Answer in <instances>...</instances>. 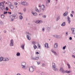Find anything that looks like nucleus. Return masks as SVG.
<instances>
[{"label": "nucleus", "mask_w": 75, "mask_h": 75, "mask_svg": "<svg viewBox=\"0 0 75 75\" xmlns=\"http://www.w3.org/2000/svg\"><path fill=\"white\" fill-rule=\"evenodd\" d=\"M31 59L33 60H36V58H35V57L34 58V57H33V56L31 57Z\"/></svg>", "instance_id": "22"}, {"label": "nucleus", "mask_w": 75, "mask_h": 75, "mask_svg": "<svg viewBox=\"0 0 75 75\" xmlns=\"http://www.w3.org/2000/svg\"><path fill=\"white\" fill-rule=\"evenodd\" d=\"M35 23H36V24H38V23H42V21L38 20L36 21Z\"/></svg>", "instance_id": "11"}, {"label": "nucleus", "mask_w": 75, "mask_h": 75, "mask_svg": "<svg viewBox=\"0 0 75 75\" xmlns=\"http://www.w3.org/2000/svg\"><path fill=\"white\" fill-rule=\"evenodd\" d=\"M62 71V74H64V73L65 72V70H63Z\"/></svg>", "instance_id": "41"}, {"label": "nucleus", "mask_w": 75, "mask_h": 75, "mask_svg": "<svg viewBox=\"0 0 75 75\" xmlns=\"http://www.w3.org/2000/svg\"><path fill=\"white\" fill-rule=\"evenodd\" d=\"M0 24H1V25H3V22L1 21H0Z\"/></svg>", "instance_id": "38"}, {"label": "nucleus", "mask_w": 75, "mask_h": 75, "mask_svg": "<svg viewBox=\"0 0 75 75\" xmlns=\"http://www.w3.org/2000/svg\"><path fill=\"white\" fill-rule=\"evenodd\" d=\"M26 10V8H24L23 9L24 11H25Z\"/></svg>", "instance_id": "52"}, {"label": "nucleus", "mask_w": 75, "mask_h": 75, "mask_svg": "<svg viewBox=\"0 0 75 75\" xmlns=\"http://www.w3.org/2000/svg\"><path fill=\"white\" fill-rule=\"evenodd\" d=\"M67 19H68V23L69 24L70 23V22H71V21L70 20V18H69V16H67Z\"/></svg>", "instance_id": "14"}, {"label": "nucleus", "mask_w": 75, "mask_h": 75, "mask_svg": "<svg viewBox=\"0 0 75 75\" xmlns=\"http://www.w3.org/2000/svg\"><path fill=\"white\" fill-rule=\"evenodd\" d=\"M1 8V9L2 11H3V10H6V8L4 7V5L3 4V6H1V7H0Z\"/></svg>", "instance_id": "9"}, {"label": "nucleus", "mask_w": 75, "mask_h": 75, "mask_svg": "<svg viewBox=\"0 0 75 75\" xmlns=\"http://www.w3.org/2000/svg\"><path fill=\"white\" fill-rule=\"evenodd\" d=\"M35 58H37V59H36L37 60H38V59H39V58H40V57H35Z\"/></svg>", "instance_id": "44"}, {"label": "nucleus", "mask_w": 75, "mask_h": 75, "mask_svg": "<svg viewBox=\"0 0 75 75\" xmlns=\"http://www.w3.org/2000/svg\"><path fill=\"white\" fill-rule=\"evenodd\" d=\"M29 72H33L34 71V70L33 69L31 66L29 69Z\"/></svg>", "instance_id": "8"}, {"label": "nucleus", "mask_w": 75, "mask_h": 75, "mask_svg": "<svg viewBox=\"0 0 75 75\" xmlns=\"http://www.w3.org/2000/svg\"><path fill=\"white\" fill-rule=\"evenodd\" d=\"M8 14H11V12H8Z\"/></svg>", "instance_id": "50"}, {"label": "nucleus", "mask_w": 75, "mask_h": 75, "mask_svg": "<svg viewBox=\"0 0 75 75\" xmlns=\"http://www.w3.org/2000/svg\"><path fill=\"white\" fill-rule=\"evenodd\" d=\"M66 47H67L66 45H65L63 47V49L65 50V48H66Z\"/></svg>", "instance_id": "39"}, {"label": "nucleus", "mask_w": 75, "mask_h": 75, "mask_svg": "<svg viewBox=\"0 0 75 75\" xmlns=\"http://www.w3.org/2000/svg\"><path fill=\"white\" fill-rule=\"evenodd\" d=\"M54 54L55 55L57 56L58 55V54L57 53V52H54Z\"/></svg>", "instance_id": "37"}, {"label": "nucleus", "mask_w": 75, "mask_h": 75, "mask_svg": "<svg viewBox=\"0 0 75 75\" xmlns=\"http://www.w3.org/2000/svg\"><path fill=\"white\" fill-rule=\"evenodd\" d=\"M42 17L43 18H46V15H43Z\"/></svg>", "instance_id": "48"}, {"label": "nucleus", "mask_w": 75, "mask_h": 75, "mask_svg": "<svg viewBox=\"0 0 75 75\" xmlns=\"http://www.w3.org/2000/svg\"><path fill=\"white\" fill-rule=\"evenodd\" d=\"M7 14V11H4V14Z\"/></svg>", "instance_id": "43"}, {"label": "nucleus", "mask_w": 75, "mask_h": 75, "mask_svg": "<svg viewBox=\"0 0 75 75\" xmlns=\"http://www.w3.org/2000/svg\"><path fill=\"white\" fill-rule=\"evenodd\" d=\"M9 7L10 8H11V9L12 10H13V8H14V6H13V5H12V4H10V5H9Z\"/></svg>", "instance_id": "10"}, {"label": "nucleus", "mask_w": 75, "mask_h": 75, "mask_svg": "<svg viewBox=\"0 0 75 75\" xmlns=\"http://www.w3.org/2000/svg\"><path fill=\"white\" fill-rule=\"evenodd\" d=\"M20 14H21V15H23V13H19Z\"/></svg>", "instance_id": "64"}, {"label": "nucleus", "mask_w": 75, "mask_h": 75, "mask_svg": "<svg viewBox=\"0 0 75 75\" xmlns=\"http://www.w3.org/2000/svg\"><path fill=\"white\" fill-rule=\"evenodd\" d=\"M32 44H33V45H35V41H33L32 42Z\"/></svg>", "instance_id": "28"}, {"label": "nucleus", "mask_w": 75, "mask_h": 75, "mask_svg": "<svg viewBox=\"0 0 75 75\" xmlns=\"http://www.w3.org/2000/svg\"><path fill=\"white\" fill-rule=\"evenodd\" d=\"M6 11H8L9 10V8L7 7H6L5 8Z\"/></svg>", "instance_id": "32"}, {"label": "nucleus", "mask_w": 75, "mask_h": 75, "mask_svg": "<svg viewBox=\"0 0 75 75\" xmlns=\"http://www.w3.org/2000/svg\"><path fill=\"white\" fill-rule=\"evenodd\" d=\"M53 36L54 37H55V38H57V35H53Z\"/></svg>", "instance_id": "40"}, {"label": "nucleus", "mask_w": 75, "mask_h": 75, "mask_svg": "<svg viewBox=\"0 0 75 75\" xmlns=\"http://www.w3.org/2000/svg\"><path fill=\"white\" fill-rule=\"evenodd\" d=\"M42 67H45V64H42Z\"/></svg>", "instance_id": "42"}, {"label": "nucleus", "mask_w": 75, "mask_h": 75, "mask_svg": "<svg viewBox=\"0 0 75 75\" xmlns=\"http://www.w3.org/2000/svg\"><path fill=\"white\" fill-rule=\"evenodd\" d=\"M65 72H66V73H67V74H69V73H70V72H71L69 71H65Z\"/></svg>", "instance_id": "33"}, {"label": "nucleus", "mask_w": 75, "mask_h": 75, "mask_svg": "<svg viewBox=\"0 0 75 75\" xmlns=\"http://www.w3.org/2000/svg\"><path fill=\"white\" fill-rule=\"evenodd\" d=\"M16 75H21V74L20 73H18Z\"/></svg>", "instance_id": "60"}, {"label": "nucleus", "mask_w": 75, "mask_h": 75, "mask_svg": "<svg viewBox=\"0 0 75 75\" xmlns=\"http://www.w3.org/2000/svg\"><path fill=\"white\" fill-rule=\"evenodd\" d=\"M71 16L73 17V15L72 14H71Z\"/></svg>", "instance_id": "56"}, {"label": "nucleus", "mask_w": 75, "mask_h": 75, "mask_svg": "<svg viewBox=\"0 0 75 75\" xmlns=\"http://www.w3.org/2000/svg\"><path fill=\"white\" fill-rule=\"evenodd\" d=\"M1 18H4V15H3V14H2L1 15Z\"/></svg>", "instance_id": "35"}, {"label": "nucleus", "mask_w": 75, "mask_h": 75, "mask_svg": "<svg viewBox=\"0 0 75 75\" xmlns=\"http://www.w3.org/2000/svg\"><path fill=\"white\" fill-rule=\"evenodd\" d=\"M72 14H74V11H72V12H71Z\"/></svg>", "instance_id": "62"}, {"label": "nucleus", "mask_w": 75, "mask_h": 75, "mask_svg": "<svg viewBox=\"0 0 75 75\" xmlns=\"http://www.w3.org/2000/svg\"><path fill=\"white\" fill-rule=\"evenodd\" d=\"M66 35H68V32H66Z\"/></svg>", "instance_id": "58"}, {"label": "nucleus", "mask_w": 75, "mask_h": 75, "mask_svg": "<svg viewBox=\"0 0 75 75\" xmlns=\"http://www.w3.org/2000/svg\"><path fill=\"white\" fill-rule=\"evenodd\" d=\"M45 30V29L44 28H42V31H43V32H44Z\"/></svg>", "instance_id": "46"}, {"label": "nucleus", "mask_w": 75, "mask_h": 75, "mask_svg": "<svg viewBox=\"0 0 75 75\" xmlns=\"http://www.w3.org/2000/svg\"><path fill=\"white\" fill-rule=\"evenodd\" d=\"M22 5H23L24 6H27L28 5V3H27L26 2H22Z\"/></svg>", "instance_id": "7"}, {"label": "nucleus", "mask_w": 75, "mask_h": 75, "mask_svg": "<svg viewBox=\"0 0 75 75\" xmlns=\"http://www.w3.org/2000/svg\"><path fill=\"white\" fill-rule=\"evenodd\" d=\"M72 57L73 58H75V56L74 55H72Z\"/></svg>", "instance_id": "47"}, {"label": "nucleus", "mask_w": 75, "mask_h": 75, "mask_svg": "<svg viewBox=\"0 0 75 75\" xmlns=\"http://www.w3.org/2000/svg\"><path fill=\"white\" fill-rule=\"evenodd\" d=\"M47 30H50V27H47Z\"/></svg>", "instance_id": "51"}, {"label": "nucleus", "mask_w": 75, "mask_h": 75, "mask_svg": "<svg viewBox=\"0 0 75 75\" xmlns=\"http://www.w3.org/2000/svg\"><path fill=\"white\" fill-rule=\"evenodd\" d=\"M36 8V11H38V13H40L41 12V9L40 8L39 10L37 8Z\"/></svg>", "instance_id": "19"}, {"label": "nucleus", "mask_w": 75, "mask_h": 75, "mask_svg": "<svg viewBox=\"0 0 75 75\" xmlns=\"http://www.w3.org/2000/svg\"><path fill=\"white\" fill-rule=\"evenodd\" d=\"M32 67V68H33V69L34 70H35V67L34 66H31Z\"/></svg>", "instance_id": "30"}, {"label": "nucleus", "mask_w": 75, "mask_h": 75, "mask_svg": "<svg viewBox=\"0 0 75 75\" xmlns=\"http://www.w3.org/2000/svg\"><path fill=\"white\" fill-rule=\"evenodd\" d=\"M69 40H72V38L71 37H70Z\"/></svg>", "instance_id": "49"}, {"label": "nucleus", "mask_w": 75, "mask_h": 75, "mask_svg": "<svg viewBox=\"0 0 75 75\" xmlns=\"http://www.w3.org/2000/svg\"><path fill=\"white\" fill-rule=\"evenodd\" d=\"M38 7L39 8H41V6L39 5Z\"/></svg>", "instance_id": "57"}, {"label": "nucleus", "mask_w": 75, "mask_h": 75, "mask_svg": "<svg viewBox=\"0 0 75 75\" xmlns=\"http://www.w3.org/2000/svg\"><path fill=\"white\" fill-rule=\"evenodd\" d=\"M63 70H64V69H63V68L60 67V68L59 70V71H62Z\"/></svg>", "instance_id": "29"}, {"label": "nucleus", "mask_w": 75, "mask_h": 75, "mask_svg": "<svg viewBox=\"0 0 75 75\" xmlns=\"http://www.w3.org/2000/svg\"><path fill=\"white\" fill-rule=\"evenodd\" d=\"M41 46H40V45H39L38 46V48H40Z\"/></svg>", "instance_id": "63"}, {"label": "nucleus", "mask_w": 75, "mask_h": 75, "mask_svg": "<svg viewBox=\"0 0 75 75\" xmlns=\"http://www.w3.org/2000/svg\"><path fill=\"white\" fill-rule=\"evenodd\" d=\"M14 4L15 6H17V4H18V3H17L16 2H15V3H14Z\"/></svg>", "instance_id": "45"}, {"label": "nucleus", "mask_w": 75, "mask_h": 75, "mask_svg": "<svg viewBox=\"0 0 75 75\" xmlns=\"http://www.w3.org/2000/svg\"><path fill=\"white\" fill-rule=\"evenodd\" d=\"M26 33L28 34V35H30V33H29V32H26Z\"/></svg>", "instance_id": "54"}, {"label": "nucleus", "mask_w": 75, "mask_h": 75, "mask_svg": "<svg viewBox=\"0 0 75 75\" xmlns=\"http://www.w3.org/2000/svg\"><path fill=\"white\" fill-rule=\"evenodd\" d=\"M71 31L72 32V34H75V28H72L71 29Z\"/></svg>", "instance_id": "6"}, {"label": "nucleus", "mask_w": 75, "mask_h": 75, "mask_svg": "<svg viewBox=\"0 0 75 75\" xmlns=\"http://www.w3.org/2000/svg\"><path fill=\"white\" fill-rule=\"evenodd\" d=\"M33 47L34 49H36L37 47V46H36L35 45H34L33 46Z\"/></svg>", "instance_id": "31"}, {"label": "nucleus", "mask_w": 75, "mask_h": 75, "mask_svg": "<svg viewBox=\"0 0 75 75\" xmlns=\"http://www.w3.org/2000/svg\"><path fill=\"white\" fill-rule=\"evenodd\" d=\"M45 6H44V5H42L41 6L40 9H41L42 10V11H44V10H45Z\"/></svg>", "instance_id": "5"}, {"label": "nucleus", "mask_w": 75, "mask_h": 75, "mask_svg": "<svg viewBox=\"0 0 75 75\" xmlns=\"http://www.w3.org/2000/svg\"><path fill=\"white\" fill-rule=\"evenodd\" d=\"M68 12H66L64 13L63 15L64 16H66L68 15Z\"/></svg>", "instance_id": "17"}, {"label": "nucleus", "mask_w": 75, "mask_h": 75, "mask_svg": "<svg viewBox=\"0 0 75 75\" xmlns=\"http://www.w3.org/2000/svg\"><path fill=\"white\" fill-rule=\"evenodd\" d=\"M45 47L46 48H48V43H46L45 44Z\"/></svg>", "instance_id": "15"}, {"label": "nucleus", "mask_w": 75, "mask_h": 75, "mask_svg": "<svg viewBox=\"0 0 75 75\" xmlns=\"http://www.w3.org/2000/svg\"><path fill=\"white\" fill-rule=\"evenodd\" d=\"M16 55L18 56H20V53L18 52L16 54Z\"/></svg>", "instance_id": "27"}, {"label": "nucleus", "mask_w": 75, "mask_h": 75, "mask_svg": "<svg viewBox=\"0 0 75 75\" xmlns=\"http://www.w3.org/2000/svg\"><path fill=\"white\" fill-rule=\"evenodd\" d=\"M58 43H55L54 44V48H58Z\"/></svg>", "instance_id": "12"}, {"label": "nucleus", "mask_w": 75, "mask_h": 75, "mask_svg": "<svg viewBox=\"0 0 75 75\" xmlns=\"http://www.w3.org/2000/svg\"><path fill=\"white\" fill-rule=\"evenodd\" d=\"M36 54H39V53L38 52H36Z\"/></svg>", "instance_id": "61"}, {"label": "nucleus", "mask_w": 75, "mask_h": 75, "mask_svg": "<svg viewBox=\"0 0 75 75\" xmlns=\"http://www.w3.org/2000/svg\"><path fill=\"white\" fill-rule=\"evenodd\" d=\"M3 60V57H0V62L2 61Z\"/></svg>", "instance_id": "26"}, {"label": "nucleus", "mask_w": 75, "mask_h": 75, "mask_svg": "<svg viewBox=\"0 0 75 75\" xmlns=\"http://www.w3.org/2000/svg\"><path fill=\"white\" fill-rule=\"evenodd\" d=\"M38 62V65H39V64H40V62Z\"/></svg>", "instance_id": "55"}, {"label": "nucleus", "mask_w": 75, "mask_h": 75, "mask_svg": "<svg viewBox=\"0 0 75 75\" xmlns=\"http://www.w3.org/2000/svg\"><path fill=\"white\" fill-rule=\"evenodd\" d=\"M52 68L54 71H58V69L56 68V65L54 63H52Z\"/></svg>", "instance_id": "1"}, {"label": "nucleus", "mask_w": 75, "mask_h": 75, "mask_svg": "<svg viewBox=\"0 0 75 75\" xmlns=\"http://www.w3.org/2000/svg\"><path fill=\"white\" fill-rule=\"evenodd\" d=\"M8 60H9L8 58L6 57L5 58V59L4 61L5 62L8 61Z\"/></svg>", "instance_id": "25"}, {"label": "nucleus", "mask_w": 75, "mask_h": 75, "mask_svg": "<svg viewBox=\"0 0 75 75\" xmlns=\"http://www.w3.org/2000/svg\"><path fill=\"white\" fill-rule=\"evenodd\" d=\"M10 18L14 19H16L18 18L17 16H16V15H11L10 16Z\"/></svg>", "instance_id": "2"}, {"label": "nucleus", "mask_w": 75, "mask_h": 75, "mask_svg": "<svg viewBox=\"0 0 75 75\" xmlns=\"http://www.w3.org/2000/svg\"><path fill=\"white\" fill-rule=\"evenodd\" d=\"M22 65L21 66V67L23 69H24V68H25V62H23L21 63Z\"/></svg>", "instance_id": "3"}, {"label": "nucleus", "mask_w": 75, "mask_h": 75, "mask_svg": "<svg viewBox=\"0 0 75 75\" xmlns=\"http://www.w3.org/2000/svg\"><path fill=\"white\" fill-rule=\"evenodd\" d=\"M3 4H4V3L3 2H1L0 3V7H1L3 6Z\"/></svg>", "instance_id": "20"}, {"label": "nucleus", "mask_w": 75, "mask_h": 75, "mask_svg": "<svg viewBox=\"0 0 75 75\" xmlns=\"http://www.w3.org/2000/svg\"><path fill=\"white\" fill-rule=\"evenodd\" d=\"M65 22L61 24V26H62V27H63L64 26H65Z\"/></svg>", "instance_id": "18"}, {"label": "nucleus", "mask_w": 75, "mask_h": 75, "mask_svg": "<svg viewBox=\"0 0 75 75\" xmlns=\"http://www.w3.org/2000/svg\"><path fill=\"white\" fill-rule=\"evenodd\" d=\"M27 39L28 40H31V38H30V37H29V35H27Z\"/></svg>", "instance_id": "21"}, {"label": "nucleus", "mask_w": 75, "mask_h": 75, "mask_svg": "<svg viewBox=\"0 0 75 75\" xmlns=\"http://www.w3.org/2000/svg\"><path fill=\"white\" fill-rule=\"evenodd\" d=\"M67 65L68 66L69 69H70V68H71V67H70V65H69V64H68L67 63Z\"/></svg>", "instance_id": "36"}, {"label": "nucleus", "mask_w": 75, "mask_h": 75, "mask_svg": "<svg viewBox=\"0 0 75 75\" xmlns=\"http://www.w3.org/2000/svg\"><path fill=\"white\" fill-rule=\"evenodd\" d=\"M11 21H14V19H12V18H11Z\"/></svg>", "instance_id": "53"}, {"label": "nucleus", "mask_w": 75, "mask_h": 75, "mask_svg": "<svg viewBox=\"0 0 75 75\" xmlns=\"http://www.w3.org/2000/svg\"><path fill=\"white\" fill-rule=\"evenodd\" d=\"M47 1H48L49 3H50V0H47Z\"/></svg>", "instance_id": "59"}, {"label": "nucleus", "mask_w": 75, "mask_h": 75, "mask_svg": "<svg viewBox=\"0 0 75 75\" xmlns=\"http://www.w3.org/2000/svg\"><path fill=\"white\" fill-rule=\"evenodd\" d=\"M59 18H60V17L58 16V17H57V20H56L57 21H58Z\"/></svg>", "instance_id": "34"}, {"label": "nucleus", "mask_w": 75, "mask_h": 75, "mask_svg": "<svg viewBox=\"0 0 75 75\" xmlns=\"http://www.w3.org/2000/svg\"><path fill=\"white\" fill-rule=\"evenodd\" d=\"M32 13L33 14V16H37V13H34V11H32Z\"/></svg>", "instance_id": "13"}, {"label": "nucleus", "mask_w": 75, "mask_h": 75, "mask_svg": "<svg viewBox=\"0 0 75 75\" xmlns=\"http://www.w3.org/2000/svg\"><path fill=\"white\" fill-rule=\"evenodd\" d=\"M24 46H25V44H23L21 46V47L23 50H24Z\"/></svg>", "instance_id": "16"}, {"label": "nucleus", "mask_w": 75, "mask_h": 75, "mask_svg": "<svg viewBox=\"0 0 75 75\" xmlns=\"http://www.w3.org/2000/svg\"><path fill=\"white\" fill-rule=\"evenodd\" d=\"M10 45V47H13V45H14V42H13V40L12 39L11 40Z\"/></svg>", "instance_id": "4"}, {"label": "nucleus", "mask_w": 75, "mask_h": 75, "mask_svg": "<svg viewBox=\"0 0 75 75\" xmlns=\"http://www.w3.org/2000/svg\"><path fill=\"white\" fill-rule=\"evenodd\" d=\"M23 16L21 15L20 16H19V18L20 20H22L23 19Z\"/></svg>", "instance_id": "23"}, {"label": "nucleus", "mask_w": 75, "mask_h": 75, "mask_svg": "<svg viewBox=\"0 0 75 75\" xmlns=\"http://www.w3.org/2000/svg\"><path fill=\"white\" fill-rule=\"evenodd\" d=\"M57 38H59V39L60 38H62V37L61 36L57 35Z\"/></svg>", "instance_id": "24"}]
</instances>
